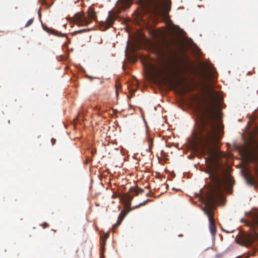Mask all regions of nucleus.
I'll use <instances>...</instances> for the list:
<instances>
[{"label":"nucleus","mask_w":258,"mask_h":258,"mask_svg":"<svg viewBox=\"0 0 258 258\" xmlns=\"http://www.w3.org/2000/svg\"><path fill=\"white\" fill-rule=\"evenodd\" d=\"M257 172H258V171Z\"/></svg>","instance_id":"obj_26"},{"label":"nucleus","mask_w":258,"mask_h":258,"mask_svg":"<svg viewBox=\"0 0 258 258\" xmlns=\"http://www.w3.org/2000/svg\"><path fill=\"white\" fill-rule=\"evenodd\" d=\"M198 117L197 129L192 135L193 143L202 155L206 156V162L218 170L221 165L217 145L222 138L220 133L223 126L212 107H207Z\"/></svg>","instance_id":"obj_1"},{"label":"nucleus","mask_w":258,"mask_h":258,"mask_svg":"<svg viewBox=\"0 0 258 258\" xmlns=\"http://www.w3.org/2000/svg\"><path fill=\"white\" fill-rule=\"evenodd\" d=\"M227 233H230V232L229 231H226Z\"/></svg>","instance_id":"obj_24"},{"label":"nucleus","mask_w":258,"mask_h":258,"mask_svg":"<svg viewBox=\"0 0 258 258\" xmlns=\"http://www.w3.org/2000/svg\"><path fill=\"white\" fill-rule=\"evenodd\" d=\"M117 197H118V198H119V196H115V195H113V196H112V198H117Z\"/></svg>","instance_id":"obj_21"},{"label":"nucleus","mask_w":258,"mask_h":258,"mask_svg":"<svg viewBox=\"0 0 258 258\" xmlns=\"http://www.w3.org/2000/svg\"><path fill=\"white\" fill-rule=\"evenodd\" d=\"M144 191V189L142 188H138L135 190V192H136V195H138L140 193H142Z\"/></svg>","instance_id":"obj_15"},{"label":"nucleus","mask_w":258,"mask_h":258,"mask_svg":"<svg viewBox=\"0 0 258 258\" xmlns=\"http://www.w3.org/2000/svg\"><path fill=\"white\" fill-rule=\"evenodd\" d=\"M87 77L89 78H91V79L92 78L91 77H89V76H87Z\"/></svg>","instance_id":"obj_23"},{"label":"nucleus","mask_w":258,"mask_h":258,"mask_svg":"<svg viewBox=\"0 0 258 258\" xmlns=\"http://www.w3.org/2000/svg\"><path fill=\"white\" fill-rule=\"evenodd\" d=\"M55 141H56L55 139H53V138H52V139H51V143H52V145H53L55 144Z\"/></svg>","instance_id":"obj_19"},{"label":"nucleus","mask_w":258,"mask_h":258,"mask_svg":"<svg viewBox=\"0 0 258 258\" xmlns=\"http://www.w3.org/2000/svg\"><path fill=\"white\" fill-rule=\"evenodd\" d=\"M250 218L249 221H245L242 219L241 221L245 223L253 231L251 232L240 231L235 239L237 243L246 247L252 245L255 241L258 240V234L256 231V229L258 228V211L252 213Z\"/></svg>","instance_id":"obj_3"},{"label":"nucleus","mask_w":258,"mask_h":258,"mask_svg":"<svg viewBox=\"0 0 258 258\" xmlns=\"http://www.w3.org/2000/svg\"><path fill=\"white\" fill-rule=\"evenodd\" d=\"M150 141H151V143L149 144V148H151V146H152V144H153L152 139H150V140L149 141V142H150Z\"/></svg>","instance_id":"obj_20"},{"label":"nucleus","mask_w":258,"mask_h":258,"mask_svg":"<svg viewBox=\"0 0 258 258\" xmlns=\"http://www.w3.org/2000/svg\"><path fill=\"white\" fill-rule=\"evenodd\" d=\"M124 216H125V215L123 214V212L122 211L120 213V214H119V216L118 217L117 221L121 223V222L123 220Z\"/></svg>","instance_id":"obj_13"},{"label":"nucleus","mask_w":258,"mask_h":258,"mask_svg":"<svg viewBox=\"0 0 258 258\" xmlns=\"http://www.w3.org/2000/svg\"><path fill=\"white\" fill-rule=\"evenodd\" d=\"M157 54L164 59L165 69L157 70L156 75L168 76L176 73L179 68V62L174 51L168 48L165 52L158 49Z\"/></svg>","instance_id":"obj_4"},{"label":"nucleus","mask_w":258,"mask_h":258,"mask_svg":"<svg viewBox=\"0 0 258 258\" xmlns=\"http://www.w3.org/2000/svg\"><path fill=\"white\" fill-rule=\"evenodd\" d=\"M149 201H151V200H146V201H144V202L140 204L139 205H137V206H136L135 207H133L131 209V210H134V209H136L137 208H138V207H139L140 206H144V205H145L146 204V203H147Z\"/></svg>","instance_id":"obj_12"},{"label":"nucleus","mask_w":258,"mask_h":258,"mask_svg":"<svg viewBox=\"0 0 258 258\" xmlns=\"http://www.w3.org/2000/svg\"><path fill=\"white\" fill-rule=\"evenodd\" d=\"M118 5L120 9H125L130 7V3L128 0H118Z\"/></svg>","instance_id":"obj_9"},{"label":"nucleus","mask_w":258,"mask_h":258,"mask_svg":"<svg viewBox=\"0 0 258 258\" xmlns=\"http://www.w3.org/2000/svg\"><path fill=\"white\" fill-rule=\"evenodd\" d=\"M116 19V15L114 13H109V15L105 22H102V25L104 26V30H105L112 26L114 21Z\"/></svg>","instance_id":"obj_6"},{"label":"nucleus","mask_w":258,"mask_h":258,"mask_svg":"<svg viewBox=\"0 0 258 258\" xmlns=\"http://www.w3.org/2000/svg\"><path fill=\"white\" fill-rule=\"evenodd\" d=\"M147 196H151V195H150V193H148V194H147Z\"/></svg>","instance_id":"obj_22"},{"label":"nucleus","mask_w":258,"mask_h":258,"mask_svg":"<svg viewBox=\"0 0 258 258\" xmlns=\"http://www.w3.org/2000/svg\"><path fill=\"white\" fill-rule=\"evenodd\" d=\"M33 21H34V19L33 18H32L31 19H30L27 22V23L26 24L25 27H29V26H30L33 23Z\"/></svg>","instance_id":"obj_14"},{"label":"nucleus","mask_w":258,"mask_h":258,"mask_svg":"<svg viewBox=\"0 0 258 258\" xmlns=\"http://www.w3.org/2000/svg\"><path fill=\"white\" fill-rule=\"evenodd\" d=\"M49 226L48 224L46 222H44L42 224V226L43 228H46Z\"/></svg>","instance_id":"obj_18"},{"label":"nucleus","mask_w":258,"mask_h":258,"mask_svg":"<svg viewBox=\"0 0 258 258\" xmlns=\"http://www.w3.org/2000/svg\"><path fill=\"white\" fill-rule=\"evenodd\" d=\"M154 5V7L156 9H158L160 5L162 3V0H151Z\"/></svg>","instance_id":"obj_10"},{"label":"nucleus","mask_w":258,"mask_h":258,"mask_svg":"<svg viewBox=\"0 0 258 258\" xmlns=\"http://www.w3.org/2000/svg\"><path fill=\"white\" fill-rule=\"evenodd\" d=\"M115 87H116V93L117 95L118 94V90L121 87V85L120 84H116L115 85Z\"/></svg>","instance_id":"obj_17"},{"label":"nucleus","mask_w":258,"mask_h":258,"mask_svg":"<svg viewBox=\"0 0 258 258\" xmlns=\"http://www.w3.org/2000/svg\"><path fill=\"white\" fill-rule=\"evenodd\" d=\"M212 180L213 185L206 195L204 199L206 207L204 211L209 219L211 234L214 237L217 232L213 210L215 204L223 198L224 190L227 187L232 186L234 182L231 176L228 174L225 175L223 177L216 174L212 177Z\"/></svg>","instance_id":"obj_2"},{"label":"nucleus","mask_w":258,"mask_h":258,"mask_svg":"<svg viewBox=\"0 0 258 258\" xmlns=\"http://www.w3.org/2000/svg\"><path fill=\"white\" fill-rule=\"evenodd\" d=\"M120 224H121L120 222L117 221L116 223L113 225L112 228L113 229H115V228H117Z\"/></svg>","instance_id":"obj_16"},{"label":"nucleus","mask_w":258,"mask_h":258,"mask_svg":"<svg viewBox=\"0 0 258 258\" xmlns=\"http://www.w3.org/2000/svg\"><path fill=\"white\" fill-rule=\"evenodd\" d=\"M89 30H90L89 29H81V30H78V31H75L73 33V35H76L77 34H81V33H82L83 32H85L88 31Z\"/></svg>","instance_id":"obj_11"},{"label":"nucleus","mask_w":258,"mask_h":258,"mask_svg":"<svg viewBox=\"0 0 258 258\" xmlns=\"http://www.w3.org/2000/svg\"><path fill=\"white\" fill-rule=\"evenodd\" d=\"M119 199L124 204L126 208H130L133 197L131 196L128 194H124L119 196Z\"/></svg>","instance_id":"obj_7"},{"label":"nucleus","mask_w":258,"mask_h":258,"mask_svg":"<svg viewBox=\"0 0 258 258\" xmlns=\"http://www.w3.org/2000/svg\"><path fill=\"white\" fill-rule=\"evenodd\" d=\"M87 13L88 18L86 17L85 13L83 11L77 13L74 17L71 18L70 22L78 26H85L91 24L92 20H96V13L93 8L90 7Z\"/></svg>","instance_id":"obj_5"},{"label":"nucleus","mask_w":258,"mask_h":258,"mask_svg":"<svg viewBox=\"0 0 258 258\" xmlns=\"http://www.w3.org/2000/svg\"><path fill=\"white\" fill-rule=\"evenodd\" d=\"M244 178L246 182L251 186L254 185L256 183L255 178L248 172L244 174Z\"/></svg>","instance_id":"obj_8"},{"label":"nucleus","mask_w":258,"mask_h":258,"mask_svg":"<svg viewBox=\"0 0 258 258\" xmlns=\"http://www.w3.org/2000/svg\"><path fill=\"white\" fill-rule=\"evenodd\" d=\"M101 258H104V256L103 255V256H102L101 257Z\"/></svg>","instance_id":"obj_25"}]
</instances>
